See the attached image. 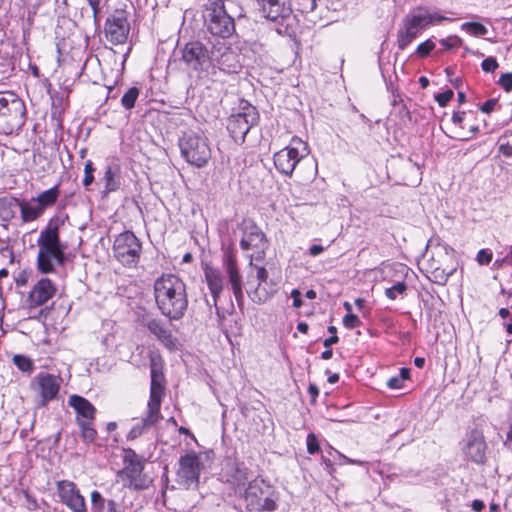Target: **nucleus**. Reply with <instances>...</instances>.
I'll use <instances>...</instances> for the list:
<instances>
[{"label":"nucleus","mask_w":512,"mask_h":512,"mask_svg":"<svg viewBox=\"0 0 512 512\" xmlns=\"http://www.w3.org/2000/svg\"><path fill=\"white\" fill-rule=\"evenodd\" d=\"M387 386L390 389H400L403 386V381L399 376H393L388 380Z\"/></svg>","instance_id":"obj_56"},{"label":"nucleus","mask_w":512,"mask_h":512,"mask_svg":"<svg viewBox=\"0 0 512 512\" xmlns=\"http://www.w3.org/2000/svg\"><path fill=\"white\" fill-rule=\"evenodd\" d=\"M486 449L487 445L481 430L475 428L465 434L462 441V451L468 460L477 464L484 463Z\"/></svg>","instance_id":"obj_16"},{"label":"nucleus","mask_w":512,"mask_h":512,"mask_svg":"<svg viewBox=\"0 0 512 512\" xmlns=\"http://www.w3.org/2000/svg\"><path fill=\"white\" fill-rule=\"evenodd\" d=\"M59 196V185H55L52 188L41 192L37 197H34V199L45 212L47 208L52 207L57 202Z\"/></svg>","instance_id":"obj_31"},{"label":"nucleus","mask_w":512,"mask_h":512,"mask_svg":"<svg viewBox=\"0 0 512 512\" xmlns=\"http://www.w3.org/2000/svg\"><path fill=\"white\" fill-rule=\"evenodd\" d=\"M223 267L231 284L234 297L238 304H241L244 299L242 277L239 272L236 256L231 249H227L224 252Z\"/></svg>","instance_id":"obj_18"},{"label":"nucleus","mask_w":512,"mask_h":512,"mask_svg":"<svg viewBox=\"0 0 512 512\" xmlns=\"http://www.w3.org/2000/svg\"><path fill=\"white\" fill-rule=\"evenodd\" d=\"M492 260V253L488 252L485 249H482L477 254V261L481 265H487Z\"/></svg>","instance_id":"obj_53"},{"label":"nucleus","mask_w":512,"mask_h":512,"mask_svg":"<svg viewBox=\"0 0 512 512\" xmlns=\"http://www.w3.org/2000/svg\"><path fill=\"white\" fill-rule=\"evenodd\" d=\"M324 251V247L321 246V245H312L310 248H309V254L311 256H318L319 254H321L322 252Z\"/></svg>","instance_id":"obj_60"},{"label":"nucleus","mask_w":512,"mask_h":512,"mask_svg":"<svg viewBox=\"0 0 512 512\" xmlns=\"http://www.w3.org/2000/svg\"><path fill=\"white\" fill-rule=\"evenodd\" d=\"M104 32L106 39L113 45L124 44L130 32L127 12L116 9L105 21Z\"/></svg>","instance_id":"obj_14"},{"label":"nucleus","mask_w":512,"mask_h":512,"mask_svg":"<svg viewBox=\"0 0 512 512\" xmlns=\"http://www.w3.org/2000/svg\"><path fill=\"white\" fill-rule=\"evenodd\" d=\"M94 167H93V162L91 160H88L86 163H85V167H84V178H83V185L84 187H89L93 181H94Z\"/></svg>","instance_id":"obj_43"},{"label":"nucleus","mask_w":512,"mask_h":512,"mask_svg":"<svg viewBox=\"0 0 512 512\" xmlns=\"http://www.w3.org/2000/svg\"><path fill=\"white\" fill-rule=\"evenodd\" d=\"M202 468L203 463L196 452L191 451L181 456L177 470L178 483L186 489L197 488Z\"/></svg>","instance_id":"obj_13"},{"label":"nucleus","mask_w":512,"mask_h":512,"mask_svg":"<svg viewBox=\"0 0 512 512\" xmlns=\"http://www.w3.org/2000/svg\"><path fill=\"white\" fill-rule=\"evenodd\" d=\"M87 2L93 11L94 21L97 22L100 13L101 0H87Z\"/></svg>","instance_id":"obj_55"},{"label":"nucleus","mask_w":512,"mask_h":512,"mask_svg":"<svg viewBox=\"0 0 512 512\" xmlns=\"http://www.w3.org/2000/svg\"><path fill=\"white\" fill-rule=\"evenodd\" d=\"M257 269V279L259 280L258 286H260L263 282H266L268 278V272L264 267H256Z\"/></svg>","instance_id":"obj_58"},{"label":"nucleus","mask_w":512,"mask_h":512,"mask_svg":"<svg viewBox=\"0 0 512 512\" xmlns=\"http://www.w3.org/2000/svg\"><path fill=\"white\" fill-rule=\"evenodd\" d=\"M8 206L10 209L19 208L20 214H21V220L24 223L33 222V221L37 220L38 218H40L44 214V211L41 209V207L39 206L37 201L34 199V197L28 201L27 200H19V199L14 198L8 203ZM13 216H14V211L11 210L10 213L7 214V217H13Z\"/></svg>","instance_id":"obj_22"},{"label":"nucleus","mask_w":512,"mask_h":512,"mask_svg":"<svg viewBox=\"0 0 512 512\" xmlns=\"http://www.w3.org/2000/svg\"><path fill=\"white\" fill-rule=\"evenodd\" d=\"M461 28L475 37L484 36L488 32V29L478 22H465Z\"/></svg>","instance_id":"obj_38"},{"label":"nucleus","mask_w":512,"mask_h":512,"mask_svg":"<svg viewBox=\"0 0 512 512\" xmlns=\"http://www.w3.org/2000/svg\"><path fill=\"white\" fill-rule=\"evenodd\" d=\"M240 497L244 501L246 512H273L278 507L279 496L276 489L259 477L248 483Z\"/></svg>","instance_id":"obj_4"},{"label":"nucleus","mask_w":512,"mask_h":512,"mask_svg":"<svg viewBox=\"0 0 512 512\" xmlns=\"http://www.w3.org/2000/svg\"><path fill=\"white\" fill-rule=\"evenodd\" d=\"M21 493H22L23 497L25 498V503H24L25 507L29 511H36L39 508V505H38V502L35 499V497L32 496L27 490H22Z\"/></svg>","instance_id":"obj_45"},{"label":"nucleus","mask_w":512,"mask_h":512,"mask_svg":"<svg viewBox=\"0 0 512 512\" xmlns=\"http://www.w3.org/2000/svg\"><path fill=\"white\" fill-rule=\"evenodd\" d=\"M398 376L404 382L405 380L409 379L410 370L408 368H401L400 369V374Z\"/></svg>","instance_id":"obj_64"},{"label":"nucleus","mask_w":512,"mask_h":512,"mask_svg":"<svg viewBox=\"0 0 512 512\" xmlns=\"http://www.w3.org/2000/svg\"><path fill=\"white\" fill-rule=\"evenodd\" d=\"M154 297L161 314L171 321L182 319L188 308L186 284L174 274L162 275L154 283Z\"/></svg>","instance_id":"obj_2"},{"label":"nucleus","mask_w":512,"mask_h":512,"mask_svg":"<svg viewBox=\"0 0 512 512\" xmlns=\"http://www.w3.org/2000/svg\"><path fill=\"white\" fill-rule=\"evenodd\" d=\"M498 105V100L497 99H488L486 102H484L482 104V106L480 107V110L483 112V113H490L492 112L495 107Z\"/></svg>","instance_id":"obj_54"},{"label":"nucleus","mask_w":512,"mask_h":512,"mask_svg":"<svg viewBox=\"0 0 512 512\" xmlns=\"http://www.w3.org/2000/svg\"><path fill=\"white\" fill-rule=\"evenodd\" d=\"M338 341H339V338L337 335H331L329 338L324 340L323 345L326 348H329L331 345L336 344Z\"/></svg>","instance_id":"obj_61"},{"label":"nucleus","mask_w":512,"mask_h":512,"mask_svg":"<svg viewBox=\"0 0 512 512\" xmlns=\"http://www.w3.org/2000/svg\"><path fill=\"white\" fill-rule=\"evenodd\" d=\"M164 377L162 372L158 369L154 360L151 362V385L150 397L147 406L160 410L162 397L164 394L163 386Z\"/></svg>","instance_id":"obj_24"},{"label":"nucleus","mask_w":512,"mask_h":512,"mask_svg":"<svg viewBox=\"0 0 512 512\" xmlns=\"http://www.w3.org/2000/svg\"><path fill=\"white\" fill-rule=\"evenodd\" d=\"M499 64L496 58L490 56L484 59L481 63V68L487 73L494 72L498 68Z\"/></svg>","instance_id":"obj_47"},{"label":"nucleus","mask_w":512,"mask_h":512,"mask_svg":"<svg viewBox=\"0 0 512 512\" xmlns=\"http://www.w3.org/2000/svg\"><path fill=\"white\" fill-rule=\"evenodd\" d=\"M143 468V461L124 463L123 469L118 471L117 476L118 478L126 477L130 487L141 489L143 486L140 484V476L142 474Z\"/></svg>","instance_id":"obj_28"},{"label":"nucleus","mask_w":512,"mask_h":512,"mask_svg":"<svg viewBox=\"0 0 512 512\" xmlns=\"http://www.w3.org/2000/svg\"><path fill=\"white\" fill-rule=\"evenodd\" d=\"M179 147L183 158L195 167L206 166L211 158L207 138L195 132L184 133L179 139Z\"/></svg>","instance_id":"obj_7"},{"label":"nucleus","mask_w":512,"mask_h":512,"mask_svg":"<svg viewBox=\"0 0 512 512\" xmlns=\"http://www.w3.org/2000/svg\"><path fill=\"white\" fill-rule=\"evenodd\" d=\"M204 19L207 30L214 36L228 38L235 32V23L225 8L223 0H208Z\"/></svg>","instance_id":"obj_6"},{"label":"nucleus","mask_w":512,"mask_h":512,"mask_svg":"<svg viewBox=\"0 0 512 512\" xmlns=\"http://www.w3.org/2000/svg\"><path fill=\"white\" fill-rule=\"evenodd\" d=\"M471 508L475 511V512H481L484 508H485V504L482 500H474L471 504Z\"/></svg>","instance_id":"obj_59"},{"label":"nucleus","mask_w":512,"mask_h":512,"mask_svg":"<svg viewBox=\"0 0 512 512\" xmlns=\"http://www.w3.org/2000/svg\"><path fill=\"white\" fill-rule=\"evenodd\" d=\"M443 20L450 19L438 13H429L423 8H418L404 18L403 24L418 35L426 26L439 23Z\"/></svg>","instance_id":"obj_19"},{"label":"nucleus","mask_w":512,"mask_h":512,"mask_svg":"<svg viewBox=\"0 0 512 512\" xmlns=\"http://www.w3.org/2000/svg\"><path fill=\"white\" fill-rule=\"evenodd\" d=\"M118 168L116 166H107L102 181H104L105 193L114 192L119 188V181L116 179Z\"/></svg>","instance_id":"obj_33"},{"label":"nucleus","mask_w":512,"mask_h":512,"mask_svg":"<svg viewBox=\"0 0 512 512\" xmlns=\"http://www.w3.org/2000/svg\"><path fill=\"white\" fill-rule=\"evenodd\" d=\"M499 153L512 158V131L506 130L498 139Z\"/></svg>","instance_id":"obj_34"},{"label":"nucleus","mask_w":512,"mask_h":512,"mask_svg":"<svg viewBox=\"0 0 512 512\" xmlns=\"http://www.w3.org/2000/svg\"><path fill=\"white\" fill-rule=\"evenodd\" d=\"M478 131L479 128L477 125H470L468 127V132H465V130H456L455 135H453L452 138L460 141H468L472 139Z\"/></svg>","instance_id":"obj_40"},{"label":"nucleus","mask_w":512,"mask_h":512,"mask_svg":"<svg viewBox=\"0 0 512 512\" xmlns=\"http://www.w3.org/2000/svg\"><path fill=\"white\" fill-rule=\"evenodd\" d=\"M307 451L309 454H315L319 451V443L315 434L310 433L307 436Z\"/></svg>","instance_id":"obj_49"},{"label":"nucleus","mask_w":512,"mask_h":512,"mask_svg":"<svg viewBox=\"0 0 512 512\" xmlns=\"http://www.w3.org/2000/svg\"><path fill=\"white\" fill-rule=\"evenodd\" d=\"M318 0H294V6L302 14L313 12L317 7Z\"/></svg>","instance_id":"obj_39"},{"label":"nucleus","mask_w":512,"mask_h":512,"mask_svg":"<svg viewBox=\"0 0 512 512\" xmlns=\"http://www.w3.org/2000/svg\"><path fill=\"white\" fill-rule=\"evenodd\" d=\"M139 93L140 91L137 87L129 88L121 98L122 106L127 110L132 109L135 106V102L139 96Z\"/></svg>","instance_id":"obj_37"},{"label":"nucleus","mask_w":512,"mask_h":512,"mask_svg":"<svg viewBox=\"0 0 512 512\" xmlns=\"http://www.w3.org/2000/svg\"><path fill=\"white\" fill-rule=\"evenodd\" d=\"M81 429V438L85 443H92L96 439L97 432L93 427V421H79L77 423Z\"/></svg>","instance_id":"obj_35"},{"label":"nucleus","mask_w":512,"mask_h":512,"mask_svg":"<svg viewBox=\"0 0 512 512\" xmlns=\"http://www.w3.org/2000/svg\"><path fill=\"white\" fill-rule=\"evenodd\" d=\"M115 258L126 267H135L140 260L142 245L131 231L116 236L113 244Z\"/></svg>","instance_id":"obj_9"},{"label":"nucleus","mask_w":512,"mask_h":512,"mask_svg":"<svg viewBox=\"0 0 512 512\" xmlns=\"http://www.w3.org/2000/svg\"><path fill=\"white\" fill-rule=\"evenodd\" d=\"M343 324L346 328L353 329L358 327L361 324V321L357 315L348 313L343 318Z\"/></svg>","instance_id":"obj_48"},{"label":"nucleus","mask_w":512,"mask_h":512,"mask_svg":"<svg viewBox=\"0 0 512 512\" xmlns=\"http://www.w3.org/2000/svg\"><path fill=\"white\" fill-rule=\"evenodd\" d=\"M453 91L452 90H446L438 95H436L435 99L438 102L439 106L445 107L448 102L453 98Z\"/></svg>","instance_id":"obj_50"},{"label":"nucleus","mask_w":512,"mask_h":512,"mask_svg":"<svg viewBox=\"0 0 512 512\" xmlns=\"http://www.w3.org/2000/svg\"><path fill=\"white\" fill-rule=\"evenodd\" d=\"M406 289L407 286L404 282H398L392 287L387 288L385 294L389 299L395 300L397 298V295L403 294L406 291Z\"/></svg>","instance_id":"obj_41"},{"label":"nucleus","mask_w":512,"mask_h":512,"mask_svg":"<svg viewBox=\"0 0 512 512\" xmlns=\"http://www.w3.org/2000/svg\"><path fill=\"white\" fill-rule=\"evenodd\" d=\"M55 293V284L48 278H41L31 289L27 302L30 307H38L48 302Z\"/></svg>","instance_id":"obj_21"},{"label":"nucleus","mask_w":512,"mask_h":512,"mask_svg":"<svg viewBox=\"0 0 512 512\" xmlns=\"http://www.w3.org/2000/svg\"><path fill=\"white\" fill-rule=\"evenodd\" d=\"M40 395V406H46L49 401L55 399L59 393L61 379L55 375L40 373L35 378Z\"/></svg>","instance_id":"obj_20"},{"label":"nucleus","mask_w":512,"mask_h":512,"mask_svg":"<svg viewBox=\"0 0 512 512\" xmlns=\"http://www.w3.org/2000/svg\"><path fill=\"white\" fill-rule=\"evenodd\" d=\"M141 461H143L142 458L139 455H137L134 450H132V449L124 450V456H123L124 463L141 462Z\"/></svg>","instance_id":"obj_52"},{"label":"nucleus","mask_w":512,"mask_h":512,"mask_svg":"<svg viewBox=\"0 0 512 512\" xmlns=\"http://www.w3.org/2000/svg\"><path fill=\"white\" fill-rule=\"evenodd\" d=\"M161 418L160 410L148 407L147 414L141 421L136 423L128 433V439H136L153 427Z\"/></svg>","instance_id":"obj_27"},{"label":"nucleus","mask_w":512,"mask_h":512,"mask_svg":"<svg viewBox=\"0 0 512 512\" xmlns=\"http://www.w3.org/2000/svg\"><path fill=\"white\" fill-rule=\"evenodd\" d=\"M179 51L180 61L186 71L198 79H212L217 73L216 68L230 72L235 71L237 67L229 63L234 60L235 55L225 46L220 56H215L214 51H210L201 41L192 40L181 47Z\"/></svg>","instance_id":"obj_1"},{"label":"nucleus","mask_w":512,"mask_h":512,"mask_svg":"<svg viewBox=\"0 0 512 512\" xmlns=\"http://www.w3.org/2000/svg\"><path fill=\"white\" fill-rule=\"evenodd\" d=\"M265 18L279 22L286 27L293 24L291 3L289 0H258Z\"/></svg>","instance_id":"obj_15"},{"label":"nucleus","mask_w":512,"mask_h":512,"mask_svg":"<svg viewBox=\"0 0 512 512\" xmlns=\"http://www.w3.org/2000/svg\"><path fill=\"white\" fill-rule=\"evenodd\" d=\"M222 479L231 486L235 494L241 495L248 483L253 480L251 470L244 462L227 459L221 472Z\"/></svg>","instance_id":"obj_12"},{"label":"nucleus","mask_w":512,"mask_h":512,"mask_svg":"<svg viewBox=\"0 0 512 512\" xmlns=\"http://www.w3.org/2000/svg\"><path fill=\"white\" fill-rule=\"evenodd\" d=\"M68 404L77 414V423L83 420H87L89 422L95 419L96 408L86 398L74 394L69 397Z\"/></svg>","instance_id":"obj_25"},{"label":"nucleus","mask_w":512,"mask_h":512,"mask_svg":"<svg viewBox=\"0 0 512 512\" xmlns=\"http://www.w3.org/2000/svg\"><path fill=\"white\" fill-rule=\"evenodd\" d=\"M308 154L306 143L294 137L291 144L274 154L276 169L286 176H291L296 165Z\"/></svg>","instance_id":"obj_10"},{"label":"nucleus","mask_w":512,"mask_h":512,"mask_svg":"<svg viewBox=\"0 0 512 512\" xmlns=\"http://www.w3.org/2000/svg\"><path fill=\"white\" fill-rule=\"evenodd\" d=\"M114 500H106L100 492L91 493V511L92 512H118Z\"/></svg>","instance_id":"obj_30"},{"label":"nucleus","mask_w":512,"mask_h":512,"mask_svg":"<svg viewBox=\"0 0 512 512\" xmlns=\"http://www.w3.org/2000/svg\"><path fill=\"white\" fill-rule=\"evenodd\" d=\"M291 297L293 298V306L295 308H300L302 306L301 293L297 289H293L291 292Z\"/></svg>","instance_id":"obj_57"},{"label":"nucleus","mask_w":512,"mask_h":512,"mask_svg":"<svg viewBox=\"0 0 512 512\" xmlns=\"http://www.w3.org/2000/svg\"><path fill=\"white\" fill-rule=\"evenodd\" d=\"M14 364L24 372L31 371L33 368V364L31 360L22 355H15L13 358Z\"/></svg>","instance_id":"obj_42"},{"label":"nucleus","mask_w":512,"mask_h":512,"mask_svg":"<svg viewBox=\"0 0 512 512\" xmlns=\"http://www.w3.org/2000/svg\"><path fill=\"white\" fill-rule=\"evenodd\" d=\"M418 35L403 25L398 31L397 43L400 50H404Z\"/></svg>","instance_id":"obj_36"},{"label":"nucleus","mask_w":512,"mask_h":512,"mask_svg":"<svg viewBox=\"0 0 512 512\" xmlns=\"http://www.w3.org/2000/svg\"><path fill=\"white\" fill-rule=\"evenodd\" d=\"M426 271L429 274L428 278L432 282L438 285H445L449 277L455 272V268L434 267V263L428 260Z\"/></svg>","instance_id":"obj_29"},{"label":"nucleus","mask_w":512,"mask_h":512,"mask_svg":"<svg viewBox=\"0 0 512 512\" xmlns=\"http://www.w3.org/2000/svg\"><path fill=\"white\" fill-rule=\"evenodd\" d=\"M465 119H466V112H464V111H458L453 114L452 123L455 125V128L453 130L454 134H455L456 130L463 131L465 129V126L463 125V123L465 122Z\"/></svg>","instance_id":"obj_44"},{"label":"nucleus","mask_w":512,"mask_h":512,"mask_svg":"<svg viewBox=\"0 0 512 512\" xmlns=\"http://www.w3.org/2000/svg\"><path fill=\"white\" fill-rule=\"evenodd\" d=\"M504 445L512 450V426L510 427L508 433H507V437H506V441L504 442Z\"/></svg>","instance_id":"obj_63"},{"label":"nucleus","mask_w":512,"mask_h":512,"mask_svg":"<svg viewBox=\"0 0 512 512\" xmlns=\"http://www.w3.org/2000/svg\"><path fill=\"white\" fill-rule=\"evenodd\" d=\"M24 101L12 91L0 92V134H18L25 123Z\"/></svg>","instance_id":"obj_5"},{"label":"nucleus","mask_w":512,"mask_h":512,"mask_svg":"<svg viewBox=\"0 0 512 512\" xmlns=\"http://www.w3.org/2000/svg\"><path fill=\"white\" fill-rule=\"evenodd\" d=\"M243 235L240 240V247L244 251L252 250L253 253L249 255L250 266L253 265V259L260 260L265 255V250L268 247L265 234L253 222H243L242 224Z\"/></svg>","instance_id":"obj_11"},{"label":"nucleus","mask_w":512,"mask_h":512,"mask_svg":"<svg viewBox=\"0 0 512 512\" xmlns=\"http://www.w3.org/2000/svg\"><path fill=\"white\" fill-rule=\"evenodd\" d=\"M57 492L61 502L71 511L86 512L85 499L74 482L69 480L58 481Z\"/></svg>","instance_id":"obj_17"},{"label":"nucleus","mask_w":512,"mask_h":512,"mask_svg":"<svg viewBox=\"0 0 512 512\" xmlns=\"http://www.w3.org/2000/svg\"><path fill=\"white\" fill-rule=\"evenodd\" d=\"M308 392L311 395L312 399L315 401V399L319 395V389L315 384H310L308 387Z\"/></svg>","instance_id":"obj_62"},{"label":"nucleus","mask_w":512,"mask_h":512,"mask_svg":"<svg viewBox=\"0 0 512 512\" xmlns=\"http://www.w3.org/2000/svg\"><path fill=\"white\" fill-rule=\"evenodd\" d=\"M435 48V43L431 40H426L419 44L417 47V54L421 57L429 55V53Z\"/></svg>","instance_id":"obj_46"},{"label":"nucleus","mask_w":512,"mask_h":512,"mask_svg":"<svg viewBox=\"0 0 512 512\" xmlns=\"http://www.w3.org/2000/svg\"><path fill=\"white\" fill-rule=\"evenodd\" d=\"M145 327L167 349L172 351L177 348V339L160 319L152 318L147 320Z\"/></svg>","instance_id":"obj_23"},{"label":"nucleus","mask_w":512,"mask_h":512,"mask_svg":"<svg viewBox=\"0 0 512 512\" xmlns=\"http://www.w3.org/2000/svg\"><path fill=\"white\" fill-rule=\"evenodd\" d=\"M499 84L501 87L509 92L512 90V73H504L499 78Z\"/></svg>","instance_id":"obj_51"},{"label":"nucleus","mask_w":512,"mask_h":512,"mask_svg":"<svg viewBox=\"0 0 512 512\" xmlns=\"http://www.w3.org/2000/svg\"><path fill=\"white\" fill-rule=\"evenodd\" d=\"M204 275L206 279L207 286L211 292L213 297V302L215 307L217 308V301L223 292L224 289V278L220 270L206 266L204 269Z\"/></svg>","instance_id":"obj_26"},{"label":"nucleus","mask_w":512,"mask_h":512,"mask_svg":"<svg viewBox=\"0 0 512 512\" xmlns=\"http://www.w3.org/2000/svg\"><path fill=\"white\" fill-rule=\"evenodd\" d=\"M259 113L253 105L247 101H241L239 110L230 115L227 121V130L235 143L245 142L250 129L258 123Z\"/></svg>","instance_id":"obj_8"},{"label":"nucleus","mask_w":512,"mask_h":512,"mask_svg":"<svg viewBox=\"0 0 512 512\" xmlns=\"http://www.w3.org/2000/svg\"><path fill=\"white\" fill-rule=\"evenodd\" d=\"M63 223L59 217L52 218L40 231L37 239V269L42 274L54 273L57 266H63L66 262L67 245L62 243L59 233Z\"/></svg>","instance_id":"obj_3"},{"label":"nucleus","mask_w":512,"mask_h":512,"mask_svg":"<svg viewBox=\"0 0 512 512\" xmlns=\"http://www.w3.org/2000/svg\"><path fill=\"white\" fill-rule=\"evenodd\" d=\"M50 96L52 101V117L60 119L68 106V94L65 91H54Z\"/></svg>","instance_id":"obj_32"}]
</instances>
